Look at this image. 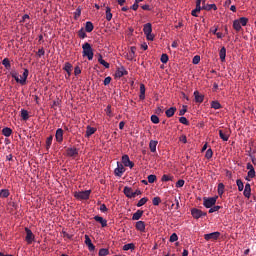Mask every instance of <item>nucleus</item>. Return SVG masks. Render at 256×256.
I'll use <instances>...</instances> for the list:
<instances>
[{"mask_svg":"<svg viewBox=\"0 0 256 256\" xmlns=\"http://www.w3.org/2000/svg\"><path fill=\"white\" fill-rule=\"evenodd\" d=\"M11 75H12V78H14L16 80V83H21V85H25L28 75H29V70H28V68H25L23 70V75L21 78H19V73H17L16 70H13Z\"/></svg>","mask_w":256,"mask_h":256,"instance_id":"1","label":"nucleus"},{"mask_svg":"<svg viewBox=\"0 0 256 256\" xmlns=\"http://www.w3.org/2000/svg\"><path fill=\"white\" fill-rule=\"evenodd\" d=\"M83 58H88V60H93L94 50L91 43H83Z\"/></svg>","mask_w":256,"mask_h":256,"instance_id":"2","label":"nucleus"},{"mask_svg":"<svg viewBox=\"0 0 256 256\" xmlns=\"http://www.w3.org/2000/svg\"><path fill=\"white\" fill-rule=\"evenodd\" d=\"M248 21H249L248 18H238L234 20L233 22L234 30H236L237 32H240L243 26L248 25Z\"/></svg>","mask_w":256,"mask_h":256,"instance_id":"3","label":"nucleus"},{"mask_svg":"<svg viewBox=\"0 0 256 256\" xmlns=\"http://www.w3.org/2000/svg\"><path fill=\"white\" fill-rule=\"evenodd\" d=\"M123 191L125 196H128L129 199H133V197L142 194V191L140 189H136V191H133L131 186H124Z\"/></svg>","mask_w":256,"mask_h":256,"instance_id":"4","label":"nucleus"},{"mask_svg":"<svg viewBox=\"0 0 256 256\" xmlns=\"http://www.w3.org/2000/svg\"><path fill=\"white\" fill-rule=\"evenodd\" d=\"M144 35H146L147 40H154L155 35L152 33V23H146L143 28Z\"/></svg>","mask_w":256,"mask_h":256,"instance_id":"5","label":"nucleus"},{"mask_svg":"<svg viewBox=\"0 0 256 256\" xmlns=\"http://www.w3.org/2000/svg\"><path fill=\"white\" fill-rule=\"evenodd\" d=\"M91 195V189H86L85 191H75L74 196L76 199H89Z\"/></svg>","mask_w":256,"mask_h":256,"instance_id":"6","label":"nucleus"},{"mask_svg":"<svg viewBox=\"0 0 256 256\" xmlns=\"http://www.w3.org/2000/svg\"><path fill=\"white\" fill-rule=\"evenodd\" d=\"M217 198L216 196H209L208 199H204V206H206V209H209V214H211L210 209L213 208V204H216Z\"/></svg>","mask_w":256,"mask_h":256,"instance_id":"7","label":"nucleus"},{"mask_svg":"<svg viewBox=\"0 0 256 256\" xmlns=\"http://www.w3.org/2000/svg\"><path fill=\"white\" fill-rule=\"evenodd\" d=\"M25 231H26V242L28 244H32V242H34V239H35V234H33L32 229H29V227H25Z\"/></svg>","mask_w":256,"mask_h":256,"instance_id":"8","label":"nucleus"},{"mask_svg":"<svg viewBox=\"0 0 256 256\" xmlns=\"http://www.w3.org/2000/svg\"><path fill=\"white\" fill-rule=\"evenodd\" d=\"M122 162L124 166H129L130 169H133V167L135 166L134 161H131L130 156H128V154H124L122 156Z\"/></svg>","mask_w":256,"mask_h":256,"instance_id":"9","label":"nucleus"},{"mask_svg":"<svg viewBox=\"0 0 256 256\" xmlns=\"http://www.w3.org/2000/svg\"><path fill=\"white\" fill-rule=\"evenodd\" d=\"M191 214L194 216V219H200L201 216H206V212H202V209L193 208L191 209Z\"/></svg>","mask_w":256,"mask_h":256,"instance_id":"10","label":"nucleus"},{"mask_svg":"<svg viewBox=\"0 0 256 256\" xmlns=\"http://www.w3.org/2000/svg\"><path fill=\"white\" fill-rule=\"evenodd\" d=\"M221 237V232H210L209 234H204V239L209 242L210 239H219Z\"/></svg>","mask_w":256,"mask_h":256,"instance_id":"11","label":"nucleus"},{"mask_svg":"<svg viewBox=\"0 0 256 256\" xmlns=\"http://www.w3.org/2000/svg\"><path fill=\"white\" fill-rule=\"evenodd\" d=\"M85 244H87V247L90 250V252H94L95 244H93L91 237H89V234H85Z\"/></svg>","mask_w":256,"mask_h":256,"instance_id":"12","label":"nucleus"},{"mask_svg":"<svg viewBox=\"0 0 256 256\" xmlns=\"http://www.w3.org/2000/svg\"><path fill=\"white\" fill-rule=\"evenodd\" d=\"M136 50H137L136 46L132 45L129 50V53L126 54L127 60H134V58H136Z\"/></svg>","mask_w":256,"mask_h":256,"instance_id":"13","label":"nucleus"},{"mask_svg":"<svg viewBox=\"0 0 256 256\" xmlns=\"http://www.w3.org/2000/svg\"><path fill=\"white\" fill-rule=\"evenodd\" d=\"M124 172H125V166L123 165V162H122V164H119V161H118L117 167L114 170L115 175L116 176H123Z\"/></svg>","mask_w":256,"mask_h":256,"instance_id":"14","label":"nucleus"},{"mask_svg":"<svg viewBox=\"0 0 256 256\" xmlns=\"http://www.w3.org/2000/svg\"><path fill=\"white\" fill-rule=\"evenodd\" d=\"M123 75H128V70H126V68H124V65H121V68H118L116 70L115 76H116V78H122Z\"/></svg>","mask_w":256,"mask_h":256,"instance_id":"15","label":"nucleus"},{"mask_svg":"<svg viewBox=\"0 0 256 256\" xmlns=\"http://www.w3.org/2000/svg\"><path fill=\"white\" fill-rule=\"evenodd\" d=\"M243 194H244V196L247 197V199H250V196L252 194L251 184H249V183L245 184Z\"/></svg>","mask_w":256,"mask_h":256,"instance_id":"16","label":"nucleus"},{"mask_svg":"<svg viewBox=\"0 0 256 256\" xmlns=\"http://www.w3.org/2000/svg\"><path fill=\"white\" fill-rule=\"evenodd\" d=\"M63 128H57L56 130V141H58L59 143H61L63 141Z\"/></svg>","mask_w":256,"mask_h":256,"instance_id":"17","label":"nucleus"},{"mask_svg":"<svg viewBox=\"0 0 256 256\" xmlns=\"http://www.w3.org/2000/svg\"><path fill=\"white\" fill-rule=\"evenodd\" d=\"M226 55H227V49L225 48V45H223L221 50H219V58L222 61V63H224V61L226 60Z\"/></svg>","mask_w":256,"mask_h":256,"instance_id":"18","label":"nucleus"},{"mask_svg":"<svg viewBox=\"0 0 256 256\" xmlns=\"http://www.w3.org/2000/svg\"><path fill=\"white\" fill-rule=\"evenodd\" d=\"M143 214H144L143 209H137V212L133 214L132 219L136 220V223H137V221H140L141 216H143Z\"/></svg>","mask_w":256,"mask_h":256,"instance_id":"19","label":"nucleus"},{"mask_svg":"<svg viewBox=\"0 0 256 256\" xmlns=\"http://www.w3.org/2000/svg\"><path fill=\"white\" fill-rule=\"evenodd\" d=\"M139 98L141 100H144L146 98V86L145 83H140V96Z\"/></svg>","mask_w":256,"mask_h":256,"instance_id":"20","label":"nucleus"},{"mask_svg":"<svg viewBox=\"0 0 256 256\" xmlns=\"http://www.w3.org/2000/svg\"><path fill=\"white\" fill-rule=\"evenodd\" d=\"M194 98L196 103H203L204 96L202 93H199V91H194Z\"/></svg>","mask_w":256,"mask_h":256,"instance_id":"21","label":"nucleus"},{"mask_svg":"<svg viewBox=\"0 0 256 256\" xmlns=\"http://www.w3.org/2000/svg\"><path fill=\"white\" fill-rule=\"evenodd\" d=\"M136 229H138V231H146V224L141 218L139 219V222H136Z\"/></svg>","mask_w":256,"mask_h":256,"instance_id":"22","label":"nucleus"},{"mask_svg":"<svg viewBox=\"0 0 256 256\" xmlns=\"http://www.w3.org/2000/svg\"><path fill=\"white\" fill-rule=\"evenodd\" d=\"M97 128H95L94 126H87L86 128V137H90L93 136V133H96Z\"/></svg>","mask_w":256,"mask_h":256,"instance_id":"23","label":"nucleus"},{"mask_svg":"<svg viewBox=\"0 0 256 256\" xmlns=\"http://www.w3.org/2000/svg\"><path fill=\"white\" fill-rule=\"evenodd\" d=\"M94 219L95 221H99V223L101 224V227H107L108 222H107V219H104V217H99V215H96Z\"/></svg>","mask_w":256,"mask_h":256,"instance_id":"24","label":"nucleus"},{"mask_svg":"<svg viewBox=\"0 0 256 256\" xmlns=\"http://www.w3.org/2000/svg\"><path fill=\"white\" fill-rule=\"evenodd\" d=\"M177 111V108L175 106H171L170 108H167V111H166V116L168 118H171L172 116H174V114L176 113Z\"/></svg>","mask_w":256,"mask_h":256,"instance_id":"25","label":"nucleus"},{"mask_svg":"<svg viewBox=\"0 0 256 256\" xmlns=\"http://www.w3.org/2000/svg\"><path fill=\"white\" fill-rule=\"evenodd\" d=\"M2 133H3V136L9 137V136H12L13 131H12V128L5 126L4 128H2Z\"/></svg>","mask_w":256,"mask_h":256,"instance_id":"26","label":"nucleus"},{"mask_svg":"<svg viewBox=\"0 0 256 256\" xmlns=\"http://www.w3.org/2000/svg\"><path fill=\"white\" fill-rule=\"evenodd\" d=\"M255 176H256V171L254 169L253 164H251V170L248 171V176H246V179H248L249 181L250 179H254Z\"/></svg>","mask_w":256,"mask_h":256,"instance_id":"27","label":"nucleus"},{"mask_svg":"<svg viewBox=\"0 0 256 256\" xmlns=\"http://www.w3.org/2000/svg\"><path fill=\"white\" fill-rule=\"evenodd\" d=\"M98 63L104 65V68H110V63H108L107 60H104L103 55H99Z\"/></svg>","mask_w":256,"mask_h":256,"instance_id":"28","label":"nucleus"},{"mask_svg":"<svg viewBox=\"0 0 256 256\" xmlns=\"http://www.w3.org/2000/svg\"><path fill=\"white\" fill-rule=\"evenodd\" d=\"M78 149H75V147H70V149H67V155L68 156H77Z\"/></svg>","mask_w":256,"mask_h":256,"instance_id":"29","label":"nucleus"},{"mask_svg":"<svg viewBox=\"0 0 256 256\" xmlns=\"http://www.w3.org/2000/svg\"><path fill=\"white\" fill-rule=\"evenodd\" d=\"M157 146H158V141H153V140L150 141L149 143L150 151L154 153L156 151Z\"/></svg>","mask_w":256,"mask_h":256,"instance_id":"30","label":"nucleus"},{"mask_svg":"<svg viewBox=\"0 0 256 256\" xmlns=\"http://www.w3.org/2000/svg\"><path fill=\"white\" fill-rule=\"evenodd\" d=\"M113 18V12H111V7H106V20L110 21Z\"/></svg>","mask_w":256,"mask_h":256,"instance_id":"31","label":"nucleus"},{"mask_svg":"<svg viewBox=\"0 0 256 256\" xmlns=\"http://www.w3.org/2000/svg\"><path fill=\"white\" fill-rule=\"evenodd\" d=\"M85 30L86 32H92L94 30V25L91 23V20H88L86 25H85Z\"/></svg>","mask_w":256,"mask_h":256,"instance_id":"32","label":"nucleus"},{"mask_svg":"<svg viewBox=\"0 0 256 256\" xmlns=\"http://www.w3.org/2000/svg\"><path fill=\"white\" fill-rule=\"evenodd\" d=\"M2 64L4 65V68H6L7 70H10L11 63H10V59L9 58H4L2 60Z\"/></svg>","mask_w":256,"mask_h":256,"instance_id":"33","label":"nucleus"},{"mask_svg":"<svg viewBox=\"0 0 256 256\" xmlns=\"http://www.w3.org/2000/svg\"><path fill=\"white\" fill-rule=\"evenodd\" d=\"M72 68H73L72 63H65L64 70H66V73H68V75H71Z\"/></svg>","mask_w":256,"mask_h":256,"instance_id":"34","label":"nucleus"},{"mask_svg":"<svg viewBox=\"0 0 256 256\" xmlns=\"http://www.w3.org/2000/svg\"><path fill=\"white\" fill-rule=\"evenodd\" d=\"M219 136H220V138H222V141H229L230 136H229V134H225L224 131L220 130Z\"/></svg>","mask_w":256,"mask_h":256,"instance_id":"35","label":"nucleus"},{"mask_svg":"<svg viewBox=\"0 0 256 256\" xmlns=\"http://www.w3.org/2000/svg\"><path fill=\"white\" fill-rule=\"evenodd\" d=\"M224 192H225V184H223V183L218 184V194H219V196H223Z\"/></svg>","mask_w":256,"mask_h":256,"instance_id":"36","label":"nucleus"},{"mask_svg":"<svg viewBox=\"0 0 256 256\" xmlns=\"http://www.w3.org/2000/svg\"><path fill=\"white\" fill-rule=\"evenodd\" d=\"M21 116L23 118V121H28L29 113L27 110H25V108H22Z\"/></svg>","mask_w":256,"mask_h":256,"instance_id":"37","label":"nucleus"},{"mask_svg":"<svg viewBox=\"0 0 256 256\" xmlns=\"http://www.w3.org/2000/svg\"><path fill=\"white\" fill-rule=\"evenodd\" d=\"M0 196H3L4 199H7V197L10 196L9 189H1L0 190Z\"/></svg>","mask_w":256,"mask_h":256,"instance_id":"38","label":"nucleus"},{"mask_svg":"<svg viewBox=\"0 0 256 256\" xmlns=\"http://www.w3.org/2000/svg\"><path fill=\"white\" fill-rule=\"evenodd\" d=\"M203 10H217V5H215V2L211 5H203Z\"/></svg>","mask_w":256,"mask_h":256,"instance_id":"39","label":"nucleus"},{"mask_svg":"<svg viewBox=\"0 0 256 256\" xmlns=\"http://www.w3.org/2000/svg\"><path fill=\"white\" fill-rule=\"evenodd\" d=\"M201 2H203V5H201ZM205 3H206V0H197V10H198V12H201V10H204Z\"/></svg>","mask_w":256,"mask_h":256,"instance_id":"40","label":"nucleus"},{"mask_svg":"<svg viewBox=\"0 0 256 256\" xmlns=\"http://www.w3.org/2000/svg\"><path fill=\"white\" fill-rule=\"evenodd\" d=\"M174 176L171 174H163L161 181H173Z\"/></svg>","mask_w":256,"mask_h":256,"instance_id":"41","label":"nucleus"},{"mask_svg":"<svg viewBox=\"0 0 256 256\" xmlns=\"http://www.w3.org/2000/svg\"><path fill=\"white\" fill-rule=\"evenodd\" d=\"M123 249L125 250V252H127V250H129V249H135L134 242H130L128 244H124Z\"/></svg>","mask_w":256,"mask_h":256,"instance_id":"42","label":"nucleus"},{"mask_svg":"<svg viewBox=\"0 0 256 256\" xmlns=\"http://www.w3.org/2000/svg\"><path fill=\"white\" fill-rule=\"evenodd\" d=\"M147 201H148V196H142V199H139L137 206H144V204H147Z\"/></svg>","mask_w":256,"mask_h":256,"instance_id":"43","label":"nucleus"},{"mask_svg":"<svg viewBox=\"0 0 256 256\" xmlns=\"http://www.w3.org/2000/svg\"><path fill=\"white\" fill-rule=\"evenodd\" d=\"M236 184H237V186H238V191H243V189H244V183H243L242 179H237V180H236Z\"/></svg>","mask_w":256,"mask_h":256,"instance_id":"44","label":"nucleus"},{"mask_svg":"<svg viewBox=\"0 0 256 256\" xmlns=\"http://www.w3.org/2000/svg\"><path fill=\"white\" fill-rule=\"evenodd\" d=\"M152 202H153L154 206H159V204H161L160 196H154V198L152 199Z\"/></svg>","mask_w":256,"mask_h":256,"instance_id":"45","label":"nucleus"},{"mask_svg":"<svg viewBox=\"0 0 256 256\" xmlns=\"http://www.w3.org/2000/svg\"><path fill=\"white\" fill-rule=\"evenodd\" d=\"M211 108L219 109L222 108L221 103L219 101H212Z\"/></svg>","mask_w":256,"mask_h":256,"instance_id":"46","label":"nucleus"},{"mask_svg":"<svg viewBox=\"0 0 256 256\" xmlns=\"http://www.w3.org/2000/svg\"><path fill=\"white\" fill-rule=\"evenodd\" d=\"M156 179H157L156 174H149L148 176L149 184H154V181H156Z\"/></svg>","mask_w":256,"mask_h":256,"instance_id":"47","label":"nucleus"},{"mask_svg":"<svg viewBox=\"0 0 256 256\" xmlns=\"http://www.w3.org/2000/svg\"><path fill=\"white\" fill-rule=\"evenodd\" d=\"M168 61H169V55H167V53H162L161 63H168Z\"/></svg>","mask_w":256,"mask_h":256,"instance_id":"48","label":"nucleus"},{"mask_svg":"<svg viewBox=\"0 0 256 256\" xmlns=\"http://www.w3.org/2000/svg\"><path fill=\"white\" fill-rule=\"evenodd\" d=\"M52 141H53V136H48V138H46V148H51Z\"/></svg>","mask_w":256,"mask_h":256,"instance_id":"49","label":"nucleus"},{"mask_svg":"<svg viewBox=\"0 0 256 256\" xmlns=\"http://www.w3.org/2000/svg\"><path fill=\"white\" fill-rule=\"evenodd\" d=\"M107 254H109V249L107 248L99 249V256H106Z\"/></svg>","mask_w":256,"mask_h":256,"instance_id":"50","label":"nucleus"},{"mask_svg":"<svg viewBox=\"0 0 256 256\" xmlns=\"http://www.w3.org/2000/svg\"><path fill=\"white\" fill-rule=\"evenodd\" d=\"M79 37H81L82 39H85V37H87V33L86 30H84V28H81L78 32Z\"/></svg>","mask_w":256,"mask_h":256,"instance_id":"51","label":"nucleus"},{"mask_svg":"<svg viewBox=\"0 0 256 256\" xmlns=\"http://www.w3.org/2000/svg\"><path fill=\"white\" fill-rule=\"evenodd\" d=\"M219 209H221V207H219V205H216V202H215V204H212V209H209V212L210 214H213L214 211H219Z\"/></svg>","mask_w":256,"mask_h":256,"instance_id":"52","label":"nucleus"},{"mask_svg":"<svg viewBox=\"0 0 256 256\" xmlns=\"http://www.w3.org/2000/svg\"><path fill=\"white\" fill-rule=\"evenodd\" d=\"M179 121H180V123H184L185 126H189L188 118H186L185 115H183V117H180V118H179Z\"/></svg>","mask_w":256,"mask_h":256,"instance_id":"53","label":"nucleus"},{"mask_svg":"<svg viewBox=\"0 0 256 256\" xmlns=\"http://www.w3.org/2000/svg\"><path fill=\"white\" fill-rule=\"evenodd\" d=\"M200 61H201L200 55H194V58L192 59V63H194V65H198Z\"/></svg>","mask_w":256,"mask_h":256,"instance_id":"54","label":"nucleus"},{"mask_svg":"<svg viewBox=\"0 0 256 256\" xmlns=\"http://www.w3.org/2000/svg\"><path fill=\"white\" fill-rule=\"evenodd\" d=\"M178 239V234H176V232H173V234H171L170 236V242H177Z\"/></svg>","mask_w":256,"mask_h":256,"instance_id":"55","label":"nucleus"},{"mask_svg":"<svg viewBox=\"0 0 256 256\" xmlns=\"http://www.w3.org/2000/svg\"><path fill=\"white\" fill-rule=\"evenodd\" d=\"M185 113H187V106H182V108L179 111L180 118L183 117Z\"/></svg>","mask_w":256,"mask_h":256,"instance_id":"56","label":"nucleus"},{"mask_svg":"<svg viewBox=\"0 0 256 256\" xmlns=\"http://www.w3.org/2000/svg\"><path fill=\"white\" fill-rule=\"evenodd\" d=\"M151 121L152 123H159L160 118L159 116H156L155 113H153V115L151 116Z\"/></svg>","mask_w":256,"mask_h":256,"instance_id":"57","label":"nucleus"},{"mask_svg":"<svg viewBox=\"0 0 256 256\" xmlns=\"http://www.w3.org/2000/svg\"><path fill=\"white\" fill-rule=\"evenodd\" d=\"M185 184V179H179L178 181H176V186L177 187H182Z\"/></svg>","mask_w":256,"mask_h":256,"instance_id":"58","label":"nucleus"},{"mask_svg":"<svg viewBox=\"0 0 256 256\" xmlns=\"http://www.w3.org/2000/svg\"><path fill=\"white\" fill-rule=\"evenodd\" d=\"M139 8V0H135L134 4L131 5L132 10H138Z\"/></svg>","mask_w":256,"mask_h":256,"instance_id":"59","label":"nucleus"},{"mask_svg":"<svg viewBox=\"0 0 256 256\" xmlns=\"http://www.w3.org/2000/svg\"><path fill=\"white\" fill-rule=\"evenodd\" d=\"M212 156H213V151H212V149H207L206 154H205V157H206V158H212Z\"/></svg>","mask_w":256,"mask_h":256,"instance_id":"60","label":"nucleus"},{"mask_svg":"<svg viewBox=\"0 0 256 256\" xmlns=\"http://www.w3.org/2000/svg\"><path fill=\"white\" fill-rule=\"evenodd\" d=\"M111 76H107L106 78H104V85H109L111 83Z\"/></svg>","mask_w":256,"mask_h":256,"instance_id":"61","label":"nucleus"},{"mask_svg":"<svg viewBox=\"0 0 256 256\" xmlns=\"http://www.w3.org/2000/svg\"><path fill=\"white\" fill-rule=\"evenodd\" d=\"M106 113H107V116H110V117L113 116V113H112V110H111V106H107Z\"/></svg>","mask_w":256,"mask_h":256,"instance_id":"62","label":"nucleus"},{"mask_svg":"<svg viewBox=\"0 0 256 256\" xmlns=\"http://www.w3.org/2000/svg\"><path fill=\"white\" fill-rule=\"evenodd\" d=\"M198 10H197V0H196V6H195V9L194 10H192V15L194 16V17H198Z\"/></svg>","mask_w":256,"mask_h":256,"instance_id":"63","label":"nucleus"},{"mask_svg":"<svg viewBox=\"0 0 256 256\" xmlns=\"http://www.w3.org/2000/svg\"><path fill=\"white\" fill-rule=\"evenodd\" d=\"M75 75H80L81 73V68L79 67V65L76 66L75 70H74Z\"/></svg>","mask_w":256,"mask_h":256,"instance_id":"64","label":"nucleus"}]
</instances>
